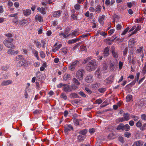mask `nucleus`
<instances>
[{
  "mask_svg": "<svg viewBox=\"0 0 146 146\" xmlns=\"http://www.w3.org/2000/svg\"><path fill=\"white\" fill-rule=\"evenodd\" d=\"M98 63L95 60H92L87 64L86 69L87 71L89 72L94 70L96 68Z\"/></svg>",
  "mask_w": 146,
  "mask_h": 146,
  "instance_id": "obj_1",
  "label": "nucleus"
},
{
  "mask_svg": "<svg viewBox=\"0 0 146 146\" xmlns=\"http://www.w3.org/2000/svg\"><path fill=\"white\" fill-rule=\"evenodd\" d=\"M74 86L75 88V89L78 88L77 86L73 84L72 86H70L66 84H65L64 86L63 87V89L66 92H71L72 91L73 89H75L73 88Z\"/></svg>",
  "mask_w": 146,
  "mask_h": 146,
  "instance_id": "obj_2",
  "label": "nucleus"
},
{
  "mask_svg": "<svg viewBox=\"0 0 146 146\" xmlns=\"http://www.w3.org/2000/svg\"><path fill=\"white\" fill-rule=\"evenodd\" d=\"M85 73L84 70L83 69L78 70L76 72V77L79 81L82 80L84 74Z\"/></svg>",
  "mask_w": 146,
  "mask_h": 146,
  "instance_id": "obj_3",
  "label": "nucleus"
},
{
  "mask_svg": "<svg viewBox=\"0 0 146 146\" xmlns=\"http://www.w3.org/2000/svg\"><path fill=\"white\" fill-rule=\"evenodd\" d=\"M13 39H11L9 40H5L4 41L3 43L7 47L11 49H14L15 46L12 42L13 41Z\"/></svg>",
  "mask_w": 146,
  "mask_h": 146,
  "instance_id": "obj_4",
  "label": "nucleus"
},
{
  "mask_svg": "<svg viewBox=\"0 0 146 146\" xmlns=\"http://www.w3.org/2000/svg\"><path fill=\"white\" fill-rule=\"evenodd\" d=\"M114 75H111L109 77L107 78L104 80V82L106 85L111 84L113 82L114 79Z\"/></svg>",
  "mask_w": 146,
  "mask_h": 146,
  "instance_id": "obj_5",
  "label": "nucleus"
},
{
  "mask_svg": "<svg viewBox=\"0 0 146 146\" xmlns=\"http://www.w3.org/2000/svg\"><path fill=\"white\" fill-rule=\"evenodd\" d=\"M110 51L113 57L116 59L118 57L119 54L118 51L115 49L113 46H112L111 48Z\"/></svg>",
  "mask_w": 146,
  "mask_h": 146,
  "instance_id": "obj_6",
  "label": "nucleus"
},
{
  "mask_svg": "<svg viewBox=\"0 0 146 146\" xmlns=\"http://www.w3.org/2000/svg\"><path fill=\"white\" fill-rule=\"evenodd\" d=\"M64 131L66 134H68V132L71 131L73 130L74 128L71 124H66L64 127Z\"/></svg>",
  "mask_w": 146,
  "mask_h": 146,
  "instance_id": "obj_7",
  "label": "nucleus"
},
{
  "mask_svg": "<svg viewBox=\"0 0 146 146\" xmlns=\"http://www.w3.org/2000/svg\"><path fill=\"white\" fill-rule=\"evenodd\" d=\"M85 81L86 82L89 83L92 82L93 81V77L91 74L88 75L85 78Z\"/></svg>",
  "mask_w": 146,
  "mask_h": 146,
  "instance_id": "obj_8",
  "label": "nucleus"
},
{
  "mask_svg": "<svg viewBox=\"0 0 146 146\" xmlns=\"http://www.w3.org/2000/svg\"><path fill=\"white\" fill-rule=\"evenodd\" d=\"M117 63L113 61H111L110 62V70L113 71L117 66Z\"/></svg>",
  "mask_w": 146,
  "mask_h": 146,
  "instance_id": "obj_9",
  "label": "nucleus"
},
{
  "mask_svg": "<svg viewBox=\"0 0 146 146\" xmlns=\"http://www.w3.org/2000/svg\"><path fill=\"white\" fill-rule=\"evenodd\" d=\"M110 47L108 46L106 48L104 51L103 54H104V57L107 56L109 55V54Z\"/></svg>",
  "mask_w": 146,
  "mask_h": 146,
  "instance_id": "obj_10",
  "label": "nucleus"
},
{
  "mask_svg": "<svg viewBox=\"0 0 146 146\" xmlns=\"http://www.w3.org/2000/svg\"><path fill=\"white\" fill-rule=\"evenodd\" d=\"M86 137L85 135H79L77 137V139L78 142H81L83 141L85 139Z\"/></svg>",
  "mask_w": 146,
  "mask_h": 146,
  "instance_id": "obj_11",
  "label": "nucleus"
},
{
  "mask_svg": "<svg viewBox=\"0 0 146 146\" xmlns=\"http://www.w3.org/2000/svg\"><path fill=\"white\" fill-rule=\"evenodd\" d=\"M12 83V81L11 80H8L4 81L2 82L1 84V85L2 86H5L11 84Z\"/></svg>",
  "mask_w": 146,
  "mask_h": 146,
  "instance_id": "obj_12",
  "label": "nucleus"
},
{
  "mask_svg": "<svg viewBox=\"0 0 146 146\" xmlns=\"http://www.w3.org/2000/svg\"><path fill=\"white\" fill-rule=\"evenodd\" d=\"M63 79L65 81L70 80L71 79V76L69 74H65L63 76Z\"/></svg>",
  "mask_w": 146,
  "mask_h": 146,
  "instance_id": "obj_13",
  "label": "nucleus"
},
{
  "mask_svg": "<svg viewBox=\"0 0 146 146\" xmlns=\"http://www.w3.org/2000/svg\"><path fill=\"white\" fill-rule=\"evenodd\" d=\"M29 23L27 19L23 20L19 22V24L21 25H27Z\"/></svg>",
  "mask_w": 146,
  "mask_h": 146,
  "instance_id": "obj_14",
  "label": "nucleus"
},
{
  "mask_svg": "<svg viewBox=\"0 0 146 146\" xmlns=\"http://www.w3.org/2000/svg\"><path fill=\"white\" fill-rule=\"evenodd\" d=\"M18 50L15 51L14 50L12 49H9L7 50V53L10 54H17L18 53Z\"/></svg>",
  "mask_w": 146,
  "mask_h": 146,
  "instance_id": "obj_15",
  "label": "nucleus"
},
{
  "mask_svg": "<svg viewBox=\"0 0 146 146\" xmlns=\"http://www.w3.org/2000/svg\"><path fill=\"white\" fill-rule=\"evenodd\" d=\"M61 14V12L60 10L56 11H54L53 13V16L54 17H59Z\"/></svg>",
  "mask_w": 146,
  "mask_h": 146,
  "instance_id": "obj_16",
  "label": "nucleus"
},
{
  "mask_svg": "<svg viewBox=\"0 0 146 146\" xmlns=\"http://www.w3.org/2000/svg\"><path fill=\"white\" fill-rule=\"evenodd\" d=\"M95 76L98 78H100L102 77V73L100 70L98 69L96 71Z\"/></svg>",
  "mask_w": 146,
  "mask_h": 146,
  "instance_id": "obj_17",
  "label": "nucleus"
},
{
  "mask_svg": "<svg viewBox=\"0 0 146 146\" xmlns=\"http://www.w3.org/2000/svg\"><path fill=\"white\" fill-rule=\"evenodd\" d=\"M78 79L76 78H73L72 80V82L73 83L75 84V86H79L80 85V84L79 81V80H78Z\"/></svg>",
  "mask_w": 146,
  "mask_h": 146,
  "instance_id": "obj_18",
  "label": "nucleus"
},
{
  "mask_svg": "<svg viewBox=\"0 0 146 146\" xmlns=\"http://www.w3.org/2000/svg\"><path fill=\"white\" fill-rule=\"evenodd\" d=\"M70 97L71 99L78 98L79 97L78 94L75 93H72Z\"/></svg>",
  "mask_w": 146,
  "mask_h": 146,
  "instance_id": "obj_19",
  "label": "nucleus"
},
{
  "mask_svg": "<svg viewBox=\"0 0 146 146\" xmlns=\"http://www.w3.org/2000/svg\"><path fill=\"white\" fill-rule=\"evenodd\" d=\"M123 118L126 121L130 119V114L128 113H124L123 114Z\"/></svg>",
  "mask_w": 146,
  "mask_h": 146,
  "instance_id": "obj_20",
  "label": "nucleus"
},
{
  "mask_svg": "<svg viewBox=\"0 0 146 146\" xmlns=\"http://www.w3.org/2000/svg\"><path fill=\"white\" fill-rule=\"evenodd\" d=\"M31 13V10L28 9H27L26 10H24L23 11V13L24 15L27 16L30 15Z\"/></svg>",
  "mask_w": 146,
  "mask_h": 146,
  "instance_id": "obj_21",
  "label": "nucleus"
},
{
  "mask_svg": "<svg viewBox=\"0 0 146 146\" xmlns=\"http://www.w3.org/2000/svg\"><path fill=\"white\" fill-rule=\"evenodd\" d=\"M35 19L36 20H38L40 22L43 21L42 17L38 15H37L35 16Z\"/></svg>",
  "mask_w": 146,
  "mask_h": 146,
  "instance_id": "obj_22",
  "label": "nucleus"
},
{
  "mask_svg": "<svg viewBox=\"0 0 146 146\" xmlns=\"http://www.w3.org/2000/svg\"><path fill=\"white\" fill-rule=\"evenodd\" d=\"M37 10L40 12L42 14H46V12L45 11V9L43 7H38L37 9Z\"/></svg>",
  "mask_w": 146,
  "mask_h": 146,
  "instance_id": "obj_23",
  "label": "nucleus"
},
{
  "mask_svg": "<svg viewBox=\"0 0 146 146\" xmlns=\"http://www.w3.org/2000/svg\"><path fill=\"white\" fill-rule=\"evenodd\" d=\"M141 27L140 26H138L137 27H136L134 31L130 35H129V36H130L136 33L138 31H139L141 29Z\"/></svg>",
  "mask_w": 146,
  "mask_h": 146,
  "instance_id": "obj_24",
  "label": "nucleus"
},
{
  "mask_svg": "<svg viewBox=\"0 0 146 146\" xmlns=\"http://www.w3.org/2000/svg\"><path fill=\"white\" fill-rule=\"evenodd\" d=\"M25 62V59H23L21 60L17 64L18 66L21 67L24 64Z\"/></svg>",
  "mask_w": 146,
  "mask_h": 146,
  "instance_id": "obj_25",
  "label": "nucleus"
},
{
  "mask_svg": "<svg viewBox=\"0 0 146 146\" xmlns=\"http://www.w3.org/2000/svg\"><path fill=\"white\" fill-rule=\"evenodd\" d=\"M142 121L141 119L139 120L136 123V125L137 127L141 128L142 126Z\"/></svg>",
  "mask_w": 146,
  "mask_h": 146,
  "instance_id": "obj_26",
  "label": "nucleus"
},
{
  "mask_svg": "<svg viewBox=\"0 0 146 146\" xmlns=\"http://www.w3.org/2000/svg\"><path fill=\"white\" fill-rule=\"evenodd\" d=\"M88 132V130L86 129H84L80 130L78 133L84 135L86 134Z\"/></svg>",
  "mask_w": 146,
  "mask_h": 146,
  "instance_id": "obj_27",
  "label": "nucleus"
},
{
  "mask_svg": "<svg viewBox=\"0 0 146 146\" xmlns=\"http://www.w3.org/2000/svg\"><path fill=\"white\" fill-rule=\"evenodd\" d=\"M123 123H120L117 127L116 129L117 130H122L123 131Z\"/></svg>",
  "mask_w": 146,
  "mask_h": 146,
  "instance_id": "obj_28",
  "label": "nucleus"
},
{
  "mask_svg": "<svg viewBox=\"0 0 146 146\" xmlns=\"http://www.w3.org/2000/svg\"><path fill=\"white\" fill-rule=\"evenodd\" d=\"M137 146H142L143 144V142L141 140L137 141L134 142Z\"/></svg>",
  "mask_w": 146,
  "mask_h": 146,
  "instance_id": "obj_29",
  "label": "nucleus"
},
{
  "mask_svg": "<svg viewBox=\"0 0 146 146\" xmlns=\"http://www.w3.org/2000/svg\"><path fill=\"white\" fill-rule=\"evenodd\" d=\"M132 98V96L131 95H128L126 97V101L128 102L131 100Z\"/></svg>",
  "mask_w": 146,
  "mask_h": 146,
  "instance_id": "obj_30",
  "label": "nucleus"
},
{
  "mask_svg": "<svg viewBox=\"0 0 146 146\" xmlns=\"http://www.w3.org/2000/svg\"><path fill=\"white\" fill-rule=\"evenodd\" d=\"M123 130H125L126 131H128L130 130V127L128 124H126L125 125H123Z\"/></svg>",
  "mask_w": 146,
  "mask_h": 146,
  "instance_id": "obj_31",
  "label": "nucleus"
},
{
  "mask_svg": "<svg viewBox=\"0 0 146 146\" xmlns=\"http://www.w3.org/2000/svg\"><path fill=\"white\" fill-rule=\"evenodd\" d=\"M5 36H7L8 38L6 40H9L11 39H13L12 38L13 37L14 35L11 33H7L5 34Z\"/></svg>",
  "mask_w": 146,
  "mask_h": 146,
  "instance_id": "obj_32",
  "label": "nucleus"
},
{
  "mask_svg": "<svg viewBox=\"0 0 146 146\" xmlns=\"http://www.w3.org/2000/svg\"><path fill=\"white\" fill-rule=\"evenodd\" d=\"M89 34H87L86 35H83L81 36H80L78 38H76L77 41H79L82 38H84L88 36Z\"/></svg>",
  "mask_w": 146,
  "mask_h": 146,
  "instance_id": "obj_33",
  "label": "nucleus"
},
{
  "mask_svg": "<svg viewBox=\"0 0 146 146\" xmlns=\"http://www.w3.org/2000/svg\"><path fill=\"white\" fill-rule=\"evenodd\" d=\"M32 52L33 54L36 57L37 59L39 60V56L38 55V52L37 51L35 50H33Z\"/></svg>",
  "mask_w": 146,
  "mask_h": 146,
  "instance_id": "obj_34",
  "label": "nucleus"
},
{
  "mask_svg": "<svg viewBox=\"0 0 146 146\" xmlns=\"http://www.w3.org/2000/svg\"><path fill=\"white\" fill-rule=\"evenodd\" d=\"M79 61L78 60H76L72 62L71 64H72V65L73 66V67L75 68V67H76L79 64Z\"/></svg>",
  "mask_w": 146,
  "mask_h": 146,
  "instance_id": "obj_35",
  "label": "nucleus"
},
{
  "mask_svg": "<svg viewBox=\"0 0 146 146\" xmlns=\"http://www.w3.org/2000/svg\"><path fill=\"white\" fill-rule=\"evenodd\" d=\"M61 98L63 99L64 100H66L67 98V97L66 94L64 92H62L60 95Z\"/></svg>",
  "mask_w": 146,
  "mask_h": 146,
  "instance_id": "obj_36",
  "label": "nucleus"
},
{
  "mask_svg": "<svg viewBox=\"0 0 146 146\" xmlns=\"http://www.w3.org/2000/svg\"><path fill=\"white\" fill-rule=\"evenodd\" d=\"M92 59V58L91 56L87 57L86 59L84 60V61L82 63L83 64H84L87 63L89 60Z\"/></svg>",
  "mask_w": 146,
  "mask_h": 146,
  "instance_id": "obj_37",
  "label": "nucleus"
},
{
  "mask_svg": "<svg viewBox=\"0 0 146 146\" xmlns=\"http://www.w3.org/2000/svg\"><path fill=\"white\" fill-rule=\"evenodd\" d=\"M115 137V135L113 134L112 133L110 134L108 136V138L109 139H114Z\"/></svg>",
  "mask_w": 146,
  "mask_h": 146,
  "instance_id": "obj_38",
  "label": "nucleus"
},
{
  "mask_svg": "<svg viewBox=\"0 0 146 146\" xmlns=\"http://www.w3.org/2000/svg\"><path fill=\"white\" fill-rule=\"evenodd\" d=\"M105 18V16L104 15H103L102 16H101L100 17L99 20V22L101 24H103L104 22L103 21V20Z\"/></svg>",
  "mask_w": 146,
  "mask_h": 146,
  "instance_id": "obj_39",
  "label": "nucleus"
},
{
  "mask_svg": "<svg viewBox=\"0 0 146 146\" xmlns=\"http://www.w3.org/2000/svg\"><path fill=\"white\" fill-rule=\"evenodd\" d=\"M102 9V7L99 5L96 6V11L98 13H99L101 11Z\"/></svg>",
  "mask_w": 146,
  "mask_h": 146,
  "instance_id": "obj_40",
  "label": "nucleus"
},
{
  "mask_svg": "<svg viewBox=\"0 0 146 146\" xmlns=\"http://www.w3.org/2000/svg\"><path fill=\"white\" fill-rule=\"evenodd\" d=\"M24 58L23 57L22 55H18L16 57V60L17 61L22 60L23 59H24Z\"/></svg>",
  "mask_w": 146,
  "mask_h": 146,
  "instance_id": "obj_41",
  "label": "nucleus"
},
{
  "mask_svg": "<svg viewBox=\"0 0 146 146\" xmlns=\"http://www.w3.org/2000/svg\"><path fill=\"white\" fill-rule=\"evenodd\" d=\"M77 42V41L76 38V39H72L69 40L68 41V44H72L75 43Z\"/></svg>",
  "mask_w": 146,
  "mask_h": 146,
  "instance_id": "obj_42",
  "label": "nucleus"
},
{
  "mask_svg": "<svg viewBox=\"0 0 146 146\" xmlns=\"http://www.w3.org/2000/svg\"><path fill=\"white\" fill-rule=\"evenodd\" d=\"M141 120L146 121V114H142L141 115Z\"/></svg>",
  "mask_w": 146,
  "mask_h": 146,
  "instance_id": "obj_43",
  "label": "nucleus"
},
{
  "mask_svg": "<svg viewBox=\"0 0 146 146\" xmlns=\"http://www.w3.org/2000/svg\"><path fill=\"white\" fill-rule=\"evenodd\" d=\"M146 122L145 123H144L143 125H142V126L141 128H140V129L142 131H143L146 129Z\"/></svg>",
  "mask_w": 146,
  "mask_h": 146,
  "instance_id": "obj_44",
  "label": "nucleus"
},
{
  "mask_svg": "<svg viewBox=\"0 0 146 146\" xmlns=\"http://www.w3.org/2000/svg\"><path fill=\"white\" fill-rule=\"evenodd\" d=\"M100 85V84L99 83H96L92 85V88L94 89H96Z\"/></svg>",
  "mask_w": 146,
  "mask_h": 146,
  "instance_id": "obj_45",
  "label": "nucleus"
},
{
  "mask_svg": "<svg viewBox=\"0 0 146 146\" xmlns=\"http://www.w3.org/2000/svg\"><path fill=\"white\" fill-rule=\"evenodd\" d=\"M125 121V120L123 117L119 118L116 119V121L118 123L123 122Z\"/></svg>",
  "mask_w": 146,
  "mask_h": 146,
  "instance_id": "obj_46",
  "label": "nucleus"
},
{
  "mask_svg": "<svg viewBox=\"0 0 146 146\" xmlns=\"http://www.w3.org/2000/svg\"><path fill=\"white\" fill-rule=\"evenodd\" d=\"M124 136L125 137H126L127 138H129L131 137V135L130 133L126 131L124 133Z\"/></svg>",
  "mask_w": 146,
  "mask_h": 146,
  "instance_id": "obj_47",
  "label": "nucleus"
},
{
  "mask_svg": "<svg viewBox=\"0 0 146 146\" xmlns=\"http://www.w3.org/2000/svg\"><path fill=\"white\" fill-rule=\"evenodd\" d=\"M79 119H77L74 118L73 119V121L74 124L77 125H79Z\"/></svg>",
  "mask_w": 146,
  "mask_h": 146,
  "instance_id": "obj_48",
  "label": "nucleus"
},
{
  "mask_svg": "<svg viewBox=\"0 0 146 146\" xmlns=\"http://www.w3.org/2000/svg\"><path fill=\"white\" fill-rule=\"evenodd\" d=\"M78 94L82 97L83 98H85L86 97V95L85 93L82 91H80L78 92Z\"/></svg>",
  "mask_w": 146,
  "mask_h": 146,
  "instance_id": "obj_49",
  "label": "nucleus"
},
{
  "mask_svg": "<svg viewBox=\"0 0 146 146\" xmlns=\"http://www.w3.org/2000/svg\"><path fill=\"white\" fill-rule=\"evenodd\" d=\"M18 14L17 13H16L15 14H12L9 15V16L11 17H15V19H17V15H18Z\"/></svg>",
  "mask_w": 146,
  "mask_h": 146,
  "instance_id": "obj_50",
  "label": "nucleus"
},
{
  "mask_svg": "<svg viewBox=\"0 0 146 146\" xmlns=\"http://www.w3.org/2000/svg\"><path fill=\"white\" fill-rule=\"evenodd\" d=\"M106 90V88H99L98 89V91L99 92L101 93H104V92H105Z\"/></svg>",
  "mask_w": 146,
  "mask_h": 146,
  "instance_id": "obj_51",
  "label": "nucleus"
},
{
  "mask_svg": "<svg viewBox=\"0 0 146 146\" xmlns=\"http://www.w3.org/2000/svg\"><path fill=\"white\" fill-rule=\"evenodd\" d=\"M102 102V101L101 98H99L97 100L95 101L96 104H100Z\"/></svg>",
  "mask_w": 146,
  "mask_h": 146,
  "instance_id": "obj_52",
  "label": "nucleus"
},
{
  "mask_svg": "<svg viewBox=\"0 0 146 146\" xmlns=\"http://www.w3.org/2000/svg\"><path fill=\"white\" fill-rule=\"evenodd\" d=\"M98 34H100L101 35L103 36H105L107 35V34L103 31L100 32V31H98Z\"/></svg>",
  "mask_w": 146,
  "mask_h": 146,
  "instance_id": "obj_53",
  "label": "nucleus"
},
{
  "mask_svg": "<svg viewBox=\"0 0 146 146\" xmlns=\"http://www.w3.org/2000/svg\"><path fill=\"white\" fill-rule=\"evenodd\" d=\"M74 7L76 10H78L80 8V6L78 4H76L74 5Z\"/></svg>",
  "mask_w": 146,
  "mask_h": 146,
  "instance_id": "obj_54",
  "label": "nucleus"
},
{
  "mask_svg": "<svg viewBox=\"0 0 146 146\" xmlns=\"http://www.w3.org/2000/svg\"><path fill=\"white\" fill-rule=\"evenodd\" d=\"M65 84H63L62 83H60L59 84L57 85V87L58 88H61L62 86H64Z\"/></svg>",
  "mask_w": 146,
  "mask_h": 146,
  "instance_id": "obj_55",
  "label": "nucleus"
},
{
  "mask_svg": "<svg viewBox=\"0 0 146 146\" xmlns=\"http://www.w3.org/2000/svg\"><path fill=\"white\" fill-rule=\"evenodd\" d=\"M41 112V110H36L34 111L33 113L35 114H39Z\"/></svg>",
  "mask_w": 146,
  "mask_h": 146,
  "instance_id": "obj_56",
  "label": "nucleus"
},
{
  "mask_svg": "<svg viewBox=\"0 0 146 146\" xmlns=\"http://www.w3.org/2000/svg\"><path fill=\"white\" fill-rule=\"evenodd\" d=\"M129 41L133 44H134L136 42V41L135 40V39L134 38L130 39Z\"/></svg>",
  "mask_w": 146,
  "mask_h": 146,
  "instance_id": "obj_57",
  "label": "nucleus"
},
{
  "mask_svg": "<svg viewBox=\"0 0 146 146\" xmlns=\"http://www.w3.org/2000/svg\"><path fill=\"white\" fill-rule=\"evenodd\" d=\"M40 56L41 58H43L45 57V55L43 51H40Z\"/></svg>",
  "mask_w": 146,
  "mask_h": 146,
  "instance_id": "obj_58",
  "label": "nucleus"
},
{
  "mask_svg": "<svg viewBox=\"0 0 146 146\" xmlns=\"http://www.w3.org/2000/svg\"><path fill=\"white\" fill-rule=\"evenodd\" d=\"M69 70L71 71L74 70L75 69L74 67L72 65V64L71 63L69 65Z\"/></svg>",
  "mask_w": 146,
  "mask_h": 146,
  "instance_id": "obj_59",
  "label": "nucleus"
},
{
  "mask_svg": "<svg viewBox=\"0 0 146 146\" xmlns=\"http://www.w3.org/2000/svg\"><path fill=\"white\" fill-rule=\"evenodd\" d=\"M85 90L89 94H91L92 93V91L88 88L86 87Z\"/></svg>",
  "mask_w": 146,
  "mask_h": 146,
  "instance_id": "obj_60",
  "label": "nucleus"
},
{
  "mask_svg": "<svg viewBox=\"0 0 146 146\" xmlns=\"http://www.w3.org/2000/svg\"><path fill=\"white\" fill-rule=\"evenodd\" d=\"M79 102L77 100H75L72 101V104H77Z\"/></svg>",
  "mask_w": 146,
  "mask_h": 146,
  "instance_id": "obj_61",
  "label": "nucleus"
},
{
  "mask_svg": "<svg viewBox=\"0 0 146 146\" xmlns=\"http://www.w3.org/2000/svg\"><path fill=\"white\" fill-rule=\"evenodd\" d=\"M71 17L74 20L77 19V16L75 15V14H71Z\"/></svg>",
  "mask_w": 146,
  "mask_h": 146,
  "instance_id": "obj_62",
  "label": "nucleus"
},
{
  "mask_svg": "<svg viewBox=\"0 0 146 146\" xmlns=\"http://www.w3.org/2000/svg\"><path fill=\"white\" fill-rule=\"evenodd\" d=\"M95 131V130L94 128L90 129L89 130V132L90 134L93 133Z\"/></svg>",
  "mask_w": 146,
  "mask_h": 146,
  "instance_id": "obj_63",
  "label": "nucleus"
},
{
  "mask_svg": "<svg viewBox=\"0 0 146 146\" xmlns=\"http://www.w3.org/2000/svg\"><path fill=\"white\" fill-rule=\"evenodd\" d=\"M133 3H131V2H128L127 3V6L129 8H131L132 7V5H133Z\"/></svg>",
  "mask_w": 146,
  "mask_h": 146,
  "instance_id": "obj_64",
  "label": "nucleus"
}]
</instances>
